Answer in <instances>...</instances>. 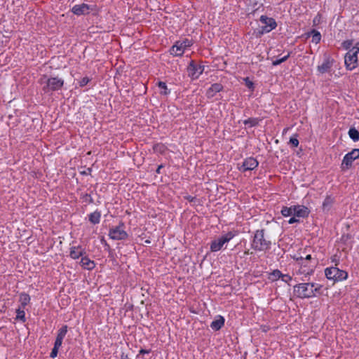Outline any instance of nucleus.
<instances>
[{
    "mask_svg": "<svg viewBox=\"0 0 359 359\" xmlns=\"http://www.w3.org/2000/svg\"><path fill=\"white\" fill-rule=\"evenodd\" d=\"M322 285L313 283H304L294 286V294L299 298H311L320 293Z\"/></svg>",
    "mask_w": 359,
    "mask_h": 359,
    "instance_id": "1",
    "label": "nucleus"
},
{
    "mask_svg": "<svg viewBox=\"0 0 359 359\" xmlns=\"http://www.w3.org/2000/svg\"><path fill=\"white\" fill-rule=\"evenodd\" d=\"M271 243L265 238L264 230H257L251 243V247L256 251H266L271 248Z\"/></svg>",
    "mask_w": 359,
    "mask_h": 359,
    "instance_id": "2",
    "label": "nucleus"
},
{
    "mask_svg": "<svg viewBox=\"0 0 359 359\" xmlns=\"http://www.w3.org/2000/svg\"><path fill=\"white\" fill-rule=\"evenodd\" d=\"M40 83L43 85V91L48 93L62 88L64 85V80L57 76L48 78L46 76H43L40 79Z\"/></svg>",
    "mask_w": 359,
    "mask_h": 359,
    "instance_id": "3",
    "label": "nucleus"
},
{
    "mask_svg": "<svg viewBox=\"0 0 359 359\" xmlns=\"http://www.w3.org/2000/svg\"><path fill=\"white\" fill-rule=\"evenodd\" d=\"M235 234L229 231L224 235L213 240L210 243V251L217 252L222 250L225 244L229 243Z\"/></svg>",
    "mask_w": 359,
    "mask_h": 359,
    "instance_id": "4",
    "label": "nucleus"
},
{
    "mask_svg": "<svg viewBox=\"0 0 359 359\" xmlns=\"http://www.w3.org/2000/svg\"><path fill=\"white\" fill-rule=\"evenodd\" d=\"M325 274L327 279L332 280L334 282L344 280L348 277L346 271L340 270L337 267H329L325 269Z\"/></svg>",
    "mask_w": 359,
    "mask_h": 359,
    "instance_id": "5",
    "label": "nucleus"
},
{
    "mask_svg": "<svg viewBox=\"0 0 359 359\" xmlns=\"http://www.w3.org/2000/svg\"><path fill=\"white\" fill-rule=\"evenodd\" d=\"M191 45V41L187 39L177 41L170 49V53L174 56H182L185 49L190 47Z\"/></svg>",
    "mask_w": 359,
    "mask_h": 359,
    "instance_id": "6",
    "label": "nucleus"
},
{
    "mask_svg": "<svg viewBox=\"0 0 359 359\" xmlns=\"http://www.w3.org/2000/svg\"><path fill=\"white\" fill-rule=\"evenodd\" d=\"M359 158V149H354L351 152L345 155L341 163L343 170L348 169L353 163V161Z\"/></svg>",
    "mask_w": 359,
    "mask_h": 359,
    "instance_id": "7",
    "label": "nucleus"
},
{
    "mask_svg": "<svg viewBox=\"0 0 359 359\" xmlns=\"http://www.w3.org/2000/svg\"><path fill=\"white\" fill-rule=\"evenodd\" d=\"M259 20L261 23L264 25V26L262 27V34L269 33L277 26L276 22L273 18H269L266 15H262Z\"/></svg>",
    "mask_w": 359,
    "mask_h": 359,
    "instance_id": "8",
    "label": "nucleus"
},
{
    "mask_svg": "<svg viewBox=\"0 0 359 359\" xmlns=\"http://www.w3.org/2000/svg\"><path fill=\"white\" fill-rule=\"evenodd\" d=\"M123 224H120L115 228L109 230V236L113 240H124L127 238L128 234L123 229Z\"/></svg>",
    "mask_w": 359,
    "mask_h": 359,
    "instance_id": "9",
    "label": "nucleus"
},
{
    "mask_svg": "<svg viewBox=\"0 0 359 359\" xmlns=\"http://www.w3.org/2000/svg\"><path fill=\"white\" fill-rule=\"evenodd\" d=\"M346 67L348 70H353L358 66V54L349 50L345 57Z\"/></svg>",
    "mask_w": 359,
    "mask_h": 359,
    "instance_id": "10",
    "label": "nucleus"
},
{
    "mask_svg": "<svg viewBox=\"0 0 359 359\" xmlns=\"http://www.w3.org/2000/svg\"><path fill=\"white\" fill-rule=\"evenodd\" d=\"M259 165L258 161L253 157H249L244 160L241 165H238V168L241 172L252 170Z\"/></svg>",
    "mask_w": 359,
    "mask_h": 359,
    "instance_id": "11",
    "label": "nucleus"
},
{
    "mask_svg": "<svg viewBox=\"0 0 359 359\" xmlns=\"http://www.w3.org/2000/svg\"><path fill=\"white\" fill-rule=\"evenodd\" d=\"M203 67L195 64L193 60L191 61L187 67L188 75L192 79H198L199 76L203 73Z\"/></svg>",
    "mask_w": 359,
    "mask_h": 359,
    "instance_id": "12",
    "label": "nucleus"
},
{
    "mask_svg": "<svg viewBox=\"0 0 359 359\" xmlns=\"http://www.w3.org/2000/svg\"><path fill=\"white\" fill-rule=\"evenodd\" d=\"M90 10V6L86 4H81L75 5L72 8V11L76 15L88 14Z\"/></svg>",
    "mask_w": 359,
    "mask_h": 359,
    "instance_id": "13",
    "label": "nucleus"
},
{
    "mask_svg": "<svg viewBox=\"0 0 359 359\" xmlns=\"http://www.w3.org/2000/svg\"><path fill=\"white\" fill-rule=\"evenodd\" d=\"M223 88L224 87L221 83H215L207 89L205 95L208 98H212L217 93L221 92Z\"/></svg>",
    "mask_w": 359,
    "mask_h": 359,
    "instance_id": "14",
    "label": "nucleus"
},
{
    "mask_svg": "<svg viewBox=\"0 0 359 359\" xmlns=\"http://www.w3.org/2000/svg\"><path fill=\"white\" fill-rule=\"evenodd\" d=\"M309 214V209L304 205H294L293 215L297 217H306Z\"/></svg>",
    "mask_w": 359,
    "mask_h": 359,
    "instance_id": "15",
    "label": "nucleus"
},
{
    "mask_svg": "<svg viewBox=\"0 0 359 359\" xmlns=\"http://www.w3.org/2000/svg\"><path fill=\"white\" fill-rule=\"evenodd\" d=\"M85 254H86L85 250L81 248V246H78V247L74 246L70 248L69 255L74 259H79L80 257H83Z\"/></svg>",
    "mask_w": 359,
    "mask_h": 359,
    "instance_id": "16",
    "label": "nucleus"
},
{
    "mask_svg": "<svg viewBox=\"0 0 359 359\" xmlns=\"http://www.w3.org/2000/svg\"><path fill=\"white\" fill-rule=\"evenodd\" d=\"M332 66V62L327 58L324 60L322 65L318 66V71L320 74H324L329 72Z\"/></svg>",
    "mask_w": 359,
    "mask_h": 359,
    "instance_id": "17",
    "label": "nucleus"
},
{
    "mask_svg": "<svg viewBox=\"0 0 359 359\" xmlns=\"http://www.w3.org/2000/svg\"><path fill=\"white\" fill-rule=\"evenodd\" d=\"M224 324V318L222 316H218L217 318L214 320L211 324L210 327L215 331L219 330Z\"/></svg>",
    "mask_w": 359,
    "mask_h": 359,
    "instance_id": "18",
    "label": "nucleus"
},
{
    "mask_svg": "<svg viewBox=\"0 0 359 359\" xmlns=\"http://www.w3.org/2000/svg\"><path fill=\"white\" fill-rule=\"evenodd\" d=\"M80 264L84 269L88 270L93 269L95 266L94 262L87 257H82Z\"/></svg>",
    "mask_w": 359,
    "mask_h": 359,
    "instance_id": "19",
    "label": "nucleus"
},
{
    "mask_svg": "<svg viewBox=\"0 0 359 359\" xmlns=\"http://www.w3.org/2000/svg\"><path fill=\"white\" fill-rule=\"evenodd\" d=\"M101 213L100 211H95L89 215V221L93 224H97L100 222Z\"/></svg>",
    "mask_w": 359,
    "mask_h": 359,
    "instance_id": "20",
    "label": "nucleus"
},
{
    "mask_svg": "<svg viewBox=\"0 0 359 359\" xmlns=\"http://www.w3.org/2000/svg\"><path fill=\"white\" fill-rule=\"evenodd\" d=\"M333 203H334L333 198H331L330 196H327L323 203V211L328 212L330 210Z\"/></svg>",
    "mask_w": 359,
    "mask_h": 359,
    "instance_id": "21",
    "label": "nucleus"
},
{
    "mask_svg": "<svg viewBox=\"0 0 359 359\" xmlns=\"http://www.w3.org/2000/svg\"><path fill=\"white\" fill-rule=\"evenodd\" d=\"M309 36H311L312 37V42L315 43L316 44L318 43L321 39V35L320 33L316 30L313 29L309 34Z\"/></svg>",
    "mask_w": 359,
    "mask_h": 359,
    "instance_id": "22",
    "label": "nucleus"
},
{
    "mask_svg": "<svg viewBox=\"0 0 359 359\" xmlns=\"http://www.w3.org/2000/svg\"><path fill=\"white\" fill-rule=\"evenodd\" d=\"M157 86L161 90V91H160L161 95H167L170 93V90L168 88L167 85L165 82L158 81L157 83Z\"/></svg>",
    "mask_w": 359,
    "mask_h": 359,
    "instance_id": "23",
    "label": "nucleus"
},
{
    "mask_svg": "<svg viewBox=\"0 0 359 359\" xmlns=\"http://www.w3.org/2000/svg\"><path fill=\"white\" fill-rule=\"evenodd\" d=\"M283 273L278 269L273 270L270 274L269 278L272 281H276L279 278H282Z\"/></svg>",
    "mask_w": 359,
    "mask_h": 359,
    "instance_id": "24",
    "label": "nucleus"
},
{
    "mask_svg": "<svg viewBox=\"0 0 359 359\" xmlns=\"http://www.w3.org/2000/svg\"><path fill=\"white\" fill-rule=\"evenodd\" d=\"M30 301V297L26 293H22L20 295V302L22 307L27 306Z\"/></svg>",
    "mask_w": 359,
    "mask_h": 359,
    "instance_id": "25",
    "label": "nucleus"
},
{
    "mask_svg": "<svg viewBox=\"0 0 359 359\" xmlns=\"http://www.w3.org/2000/svg\"><path fill=\"white\" fill-rule=\"evenodd\" d=\"M348 135L354 142L359 140V132L355 128H350Z\"/></svg>",
    "mask_w": 359,
    "mask_h": 359,
    "instance_id": "26",
    "label": "nucleus"
},
{
    "mask_svg": "<svg viewBox=\"0 0 359 359\" xmlns=\"http://www.w3.org/2000/svg\"><path fill=\"white\" fill-rule=\"evenodd\" d=\"M259 121L256 118H250L243 121L245 126H248L250 127L255 126L258 124Z\"/></svg>",
    "mask_w": 359,
    "mask_h": 359,
    "instance_id": "27",
    "label": "nucleus"
},
{
    "mask_svg": "<svg viewBox=\"0 0 359 359\" xmlns=\"http://www.w3.org/2000/svg\"><path fill=\"white\" fill-rule=\"evenodd\" d=\"M281 214L284 217H288L293 215V206H291L290 208L283 207L281 210Z\"/></svg>",
    "mask_w": 359,
    "mask_h": 359,
    "instance_id": "28",
    "label": "nucleus"
},
{
    "mask_svg": "<svg viewBox=\"0 0 359 359\" xmlns=\"http://www.w3.org/2000/svg\"><path fill=\"white\" fill-rule=\"evenodd\" d=\"M153 150L156 153L163 154V153H164V151L165 150V147L164 144H161V143L156 144L153 147Z\"/></svg>",
    "mask_w": 359,
    "mask_h": 359,
    "instance_id": "29",
    "label": "nucleus"
},
{
    "mask_svg": "<svg viewBox=\"0 0 359 359\" xmlns=\"http://www.w3.org/2000/svg\"><path fill=\"white\" fill-rule=\"evenodd\" d=\"M67 325H63L59 330L56 337L64 339L67 332Z\"/></svg>",
    "mask_w": 359,
    "mask_h": 359,
    "instance_id": "30",
    "label": "nucleus"
},
{
    "mask_svg": "<svg viewBox=\"0 0 359 359\" xmlns=\"http://www.w3.org/2000/svg\"><path fill=\"white\" fill-rule=\"evenodd\" d=\"M16 319L20 320L22 322H25L26 318L24 310H22L20 309L16 310Z\"/></svg>",
    "mask_w": 359,
    "mask_h": 359,
    "instance_id": "31",
    "label": "nucleus"
},
{
    "mask_svg": "<svg viewBox=\"0 0 359 359\" xmlns=\"http://www.w3.org/2000/svg\"><path fill=\"white\" fill-rule=\"evenodd\" d=\"M290 53H289L287 55H285V56L283 57H282V58H280V59H277V60H273V62H272V65H273V66L279 65H280V64H281L282 62H284L285 61H286V60H287V58L290 57Z\"/></svg>",
    "mask_w": 359,
    "mask_h": 359,
    "instance_id": "32",
    "label": "nucleus"
},
{
    "mask_svg": "<svg viewBox=\"0 0 359 359\" xmlns=\"http://www.w3.org/2000/svg\"><path fill=\"white\" fill-rule=\"evenodd\" d=\"M353 40H346L342 43V46L346 50H348V49L350 50V49H351V48L353 46Z\"/></svg>",
    "mask_w": 359,
    "mask_h": 359,
    "instance_id": "33",
    "label": "nucleus"
},
{
    "mask_svg": "<svg viewBox=\"0 0 359 359\" xmlns=\"http://www.w3.org/2000/svg\"><path fill=\"white\" fill-rule=\"evenodd\" d=\"M290 144H292L293 147H297L299 145V140L297 139V135H294V136L291 137L290 139Z\"/></svg>",
    "mask_w": 359,
    "mask_h": 359,
    "instance_id": "34",
    "label": "nucleus"
},
{
    "mask_svg": "<svg viewBox=\"0 0 359 359\" xmlns=\"http://www.w3.org/2000/svg\"><path fill=\"white\" fill-rule=\"evenodd\" d=\"M245 86L251 90L254 89V83L248 78L246 77L244 79Z\"/></svg>",
    "mask_w": 359,
    "mask_h": 359,
    "instance_id": "35",
    "label": "nucleus"
},
{
    "mask_svg": "<svg viewBox=\"0 0 359 359\" xmlns=\"http://www.w3.org/2000/svg\"><path fill=\"white\" fill-rule=\"evenodd\" d=\"M312 273H313L312 269L306 270L302 267L298 271V272H297V274L304 273L306 276L311 275Z\"/></svg>",
    "mask_w": 359,
    "mask_h": 359,
    "instance_id": "36",
    "label": "nucleus"
},
{
    "mask_svg": "<svg viewBox=\"0 0 359 359\" xmlns=\"http://www.w3.org/2000/svg\"><path fill=\"white\" fill-rule=\"evenodd\" d=\"M89 81H90V79L88 77H83L79 81V85H80V86L83 87V86H86Z\"/></svg>",
    "mask_w": 359,
    "mask_h": 359,
    "instance_id": "37",
    "label": "nucleus"
},
{
    "mask_svg": "<svg viewBox=\"0 0 359 359\" xmlns=\"http://www.w3.org/2000/svg\"><path fill=\"white\" fill-rule=\"evenodd\" d=\"M62 341H63L62 339L56 337V339H55V344H54V346L57 348H60V347L62 346Z\"/></svg>",
    "mask_w": 359,
    "mask_h": 359,
    "instance_id": "38",
    "label": "nucleus"
},
{
    "mask_svg": "<svg viewBox=\"0 0 359 359\" xmlns=\"http://www.w3.org/2000/svg\"><path fill=\"white\" fill-rule=\"evenodd\" d=\"M58 350L59 348L54 346L50 352V357L55 358L57 355Z\"/></svg>",
    "mask_w": 359,
    "mask_h": 359,
    "instance_id": "39",
    "label": "nucleus"
},
{
    "mask_svg": "<svg viewBox=\"0 0 359 359\" xmlns=\"http://www.w3.org/2000/svg\"><path fill=\"white\" fill-rule=\"evenodd\" d=\"M281 279L283 282L288 283L292 280V277L288 274H283Z\"/></svg>",
    "mask_w": 359,
    "mask_h": 359,
    "instance_id": "40",
    "label": "nucleus"
},
{
    "mask_svg": "<svg viewBox=\"0 0 359 359\" xmlns=\"http://www.w3.org/2000/svg\"><path fill=\"white\" fill-rule=\"evenodd\" d=\"M353 52H355V53H359V41L357 42L351 49Z\"/></svg>",
    "mask_w": 359,
    "mask_h": 359,
    "instance_id": "41",
    "label": "nucleus"
},
{
    "mask_svg": "<svg viewBox=\"0 0 359 359\" xmlns=\"http://www.w3.org/2000/svg\"><path fill=\"white\" fill-rule=\"evenodd\" d=\"M296 222H299V220L298 219H297L295 216L291 217L288 221V223L290 224L296 223Z\"/></svg>",
    "mask_w": 359,
    "mask_h": 359,
    "instance_id": "42",
    "label": "nucleus"
},
{
    "mask_svg": "<svg viewBox=\"0 0 359 359\" xmlns=\"http://www.w3.org/2000/svg\"><path fill=\"white\" fill-rule=\"evenodd\" d=\"M311 259V256L310 255H307V256L306 257V258H304V259L303 257H301L299 258V260H300L301 262H307L308 260H309V259Z\"/></svg>",
    "mask_w": 359,
    "mask_h": 359,
    "instance_id": "43",
    "label": "nucleus"
},
{
    "mask_svg": "<svg viewBox=\"0 0 359 359\" xmlns=\"http://www.w3.org/2000/svg\"><path fill=\"white\" fill-rule=\"evenodd\" d=\"M150 350H146V349H141L140 351V354H145V353H149Z\"/></svg>",
    "mask_w": 359,
    "mask_h": 359,
    "instance_id": "44",
    "label": "nucleus"
},
{
    "mask_svg": "<svg viewBox=\"0 0 359 359\" xmlns=\"http://www.w3.org/2000/svg\"><path fill=\"white\" fill-rule=\"evenodd\" d=\"M85 198H86V200H89V202L90 203H92L93 202V198H91L90 195H88V194H86L85 196Z\"/></svg>",
    "mask_w": 359,
    "mask_h": 359,
    "instance_id": "45",
    "label": "nucleus"
},
{
    "mask_svg": "<svg viewBox=\"0 0 359 359\" xmlns=\"http://www.w3.org/2000/svg\"><path fill=\"white\" fill-rule=\"evenodd\" d=\"M163 167V165H158V168H157V169H156V172H157V173H158V174H159V173H161V168H162Z\"/></svg>",
    "mask_w": 359,
    "mask_h": 359,
    "instance_id": "46",
    "label": "nucleus"
},
{
    "mask_svg": "<svg viewBox=\"0 0 359 359\" xmlns=\"http://www.w3.org/2000/svg\"><path fill=\"white\" fill-rule=\"evenodd\" d=\"M121 359H130L127 355H125L124 353H122L121 356Z\"/></svg>",
    "mask_w": 359,
    "mask_h": 359,
    "instance_id": "47",
    "label": "nucleus"
},
{
    "mask_svg": "<svg viewBox=\"0 0 359 359\" xmlns=\"http://www.w3.org/2000/svg\"><path fill=\"white\" fill-rule=\"evenodd\" d=\"M301 264H302V266H304V268H305V267H306V266H307V265H306V262H301Z\"/></svg>",
    "mask_w": 359,
    "mask_h": 359,
    "instance_id": "48",
    "label": "nucleus"
}]
</instances>
